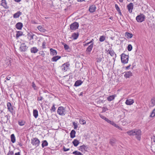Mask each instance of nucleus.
I'll use <instances>...</instances> for the list:
<instances>
[{
    "instance_id": "f257e3e1",
    "label": "nucleus",
    "mask_w": 155,
    "mask_h": 155,
    "mask_svg": "<svg viewBox=\"0 0 155 155\" xmlns=\"http://www.w3.org/2000/svg\"><path fill=\"white\" fill-rule=\"evenodd\" d=\"M127 134L130 136L135 135L136 137L138 140H140L141 138V131L139 129H134L129 130L127 132Z\"/></svg>"
},
{
    "instance_id": "f03ea898",
    "label": "nucleus",
    "mask_w": 155,
    "mask_h": 155,
    "mask_svg": "<svg viewBox=\"0 0 155 155\" xmlns=\"http://www.w3.org/2000/svg\"><path fill=\"white\" fill-rule=\"evenodd\" d=\"M57 113L60 115H64L66 113L65 108L61 106L59 107L57 110Z\"/></svg>"
},
{
    "instance_id": "7ed1b4c3",
    "label": "nucleus",
    "mask_w": 155,
    "mask_h": 155,
    "mask_svg": "<svg viewBox=\"0 0 155 155\" xmlns=\"http://www.w3.org/2000/svg\"><path fill=\"white\" fill-rule=\"evenodd\" d=\"M40 142L39 139L37 138H34L31 140V143L36 147H38L39 145Z\"/></svg>"
},
{
    "instance_id": "20e7f679",
    "label": "nucleus",
    "mask_w": 155,
    "mask_h": 155,
    "mask_svg": "<svg viewBox=\"0 0 155 155\" xmlns=\"http://www.w3.org/2000/svg\"><path fill=\"white\" fill-rule=\"evenodd\" d=\"M128 55H126L124 53L122 54L121 55V62L124 64L127 63L128 61Z\"/></svg>"
},
{
    "instance_id": "39448f33",
    "label": "nucleus",
    "mask_w": 155,
    "mask_h": 155,
    "mask_svg": "<svg viewBox=\"0 0 155 155\" xmlns=\"http://www.w3.org/2000/svg\"><path fill=\"white\" fill-rule=\"evenodd\" d=\"M70 64L69 63L66 62L64 64L61 66V68L62 71L65 72L69 69Z\"/></svg>"
},
{
    "instance_id": "423d86ee",
    "label": "nucleus",
    "mask_w": 155,
    "mask_h": 155,
    "mask_svg": "<svg viewBox=\"0 0 155 155\" xmlns=\"http://www.w3.org/2000/svg\"><path fill=\"white\" fill-rule=\"evenodd\" d=\"M145 18V15L143 14H141L136 17V19L138 22H141L144 21Z\"/></svg>"
},
{
    "instance_id": "0eeeda50",
    "label": "nucleus",
    "mask_w": 155,
    "mask_h": 155,
    "mask_svg": "<svg viewBox=\"0 0 155 155\" xmlns=\"http://www.w3.org/2000/svg\"><path fill=\"white\" fill-rule=\"evenodd\" d=\"M78 23L76 22H74L70 25V29L72 30H75L78 28Z\"/></svg>"
},
{
    "instance_id": "6e6552de",
    "label": "nucleus",
    "mask_w": 155,
    "mask_h": 155,
    "mask_svg": "<svg viewBox=\"0 0 155 155\" xmlns=\"http://www.w3.org/2000/svg\"><path fill=\"white\" fill-rule=\"evenodd\" d=\"M28 48V47L25 44L23 43L21 44L19 49L21 52H25L27 51Z\"/></svg>"
},
{
    "instance_id": "1a4fd4ad",
    "label": "nucleus",
    "mask_w": 155,
    "mask_h": 155,
    "mask_svg": "<svg viewBox=\"0 0 155 155\" xmlns=\"http://www.w3.org/2000/svg\"><path fill=\"white\" fill-rule=\"evenodd\" d=\"M7 107L8 110L12 114L13 112V106H12L10 102H8L7 104Z\"/></svg>"
},
{
    "instance_id": "9d476101",
    "label": "nucleus",
    "mask_w": 155,
    "mask_h": 155,
    "mask_svg": "<svg viewBox=\"0 0 155 155\" xmlns=\"http://www.w3.org/2000/svg\"><path fill=\"white\" fill-rule=\"evenodd\" d=\"M133 4L132 3H130L129 4L127 5V8L130 13H132V10L133 9Z\"/></svg>"
},
{
    "instance_id": "9b49d317",
    "label": "nucleus",
    "mask_w": 155,
    "mask_h": 155,
    "mask_svg": "<svg viewBox=\"0 0 155 155\" xmlns=\"http://www.w3.org/2000/svg\"><path fill=\"white\" fill-rule=\"evenodd\" d=\"M88 148V147L87 146H85L84 145H83L79 147V150L83 152L86 151Z\"/></svg>"
},
{
    "instance_id": "f8f14e48",
    "label": "nucleus",
    "mask_w": 155,
    "mask_h": 155,
    "mask_svg": "<svg viewBox=\"0 0 155 155\" xmlns=\"http://www.w3.org/2000/svg\"><path fill=\"white\" fill-rule=\"evenodd\" d=\"M100 117L102 119L105 120L108 123L110 124H113V121H111L109 120L108 118H107L105 116L101 115H99Z\"/></svg>"
},
{
    "instance_id": "ddd939ff",
    "label": "nucleus",
    "mask_w": 155,
    "mask_h": 155,
    "mask_svg": "<svg viewBox=\"0 0 155 155\" xmlns=\"http://www.w3.org/2000/svg\"><path fill=\"white\" fill-rule=\"evenodd\" d=\"M93 46H92V45H90L87 48L85 52L87 54H89L91 53V52L92 50V48Z\"/></svg>"
},
{
    "instance_id": "4468645a",
    "label": "nucleus",
    "mask_w": 155,
    "mask_h": 155,
    "mask_svg": "<svg viewBox=\"0 0 155 155\" xmlns=\"http://www.w3.org/2000/svg\"><path fill=\"white\" fill-rule=\"evenodd\" d=\"M96 6L94 5H93L89 7V11L90 12L93 13L96 11Z\"/></svg>"
},
{
    "instance_id": "2eb2a0df",
    "label": "nucleus",
    "mask_w": 155,
    "mask_h": 155,
    "mask_svg": "<svg viewBox=\"0 0 155 155\" xmlns=\"http://www.w3.org/2000/svg\"><path fill=\"white\" fill-rule=\"evenodd\" d=\"M1 5L5 8L7 9L9 7L7 5V3L6 0H2L1 1Z\"/></svg>"
},
{
    "instance_id": "dca6fc26",
    "label": "nucleus",
    "mask_w": 155,
    "mask_h": 155,
    "mask_svg": "<svg viewBox=\"0 0 155 155\" xmlns=\"http://www.w3.org/2000/svg\"><path fill=\"white\" fill-rule=\"evenodd\" d=\"M134 100L131 99H127L125 102V104L127 105H131L134 103Z\"/></svg>"
},
{
    "instance_id": "f3484780",
    "label": "nucleus",
    "mask_w": 155,
    "mask_h": 155,
    "mask_svg": "<svg viewBox=\"0 0 155 155\" xmlns=\"http://www.w3.org/2000/svg\"><path fill=\"white\" fill-rule=\"evenodd\" d=\"M15 27L18 29L21 30L23 27V24L20 22H18L16 24Z\"/></svg>"
},
{
    "instance_id": "a211bd4d",
    "label": "nucleus",
    "mask_w": 155,
    "mask_h": 155,
    "mask_svg": "<svg viewBox=\"0 0 155 155\" xmlns=\"http://www.w3.org/2000/svg\"><path fill=\"white\" fill-rule=\"evenodd\" d=\"M124 76L126 78H129L130 77L132 76V74L130 71L125 72Z\"/></svg>"
},
{
    "instance_id": "6ab92c4d",
    "label": "nucleus",
    "mask_w": 155,
    "mask_h": 155,
    "mask_svg": "<svg viewBox=\"0 0 155 155\" xmlns=\"http://www.w3.org/2000/svg\"><path fill=\"white\" fill-rule=\"evenodd\" d=\"M50 52L51 55L52 56L56 55L57 54V51L52 48L50 49Z\"/></svg>"
},
{
    "instance_id": "aec40b11",
    "label": "nucleus",
    "mask_w": 155,
    "mask_h": 155,
    "mask_svg": "<svg viewBox=\"0 0 155 155\" xmlns=\"http://www.w3.org/2000/svg\"><path fill=\"white\" fill-rule=\"evenodd\" d=\"M37 28L39 30V31L42 32H44L46 31V30L45 28L42 26H38L37 27Z\"/></svg>"
},
{
    "instance_id": "412c9836",
    "label": "nucleus",
    "mask_w": 155,
    "mask_h": 155,
    "mask_svg": "<svg viewBox=\"0 0 155 155\" xmlns=\"http://www.w3.org/2000/svg\"><path fill=\"white\" fill-rule=\"evenodd\" d=\"M61 56H54L51 59L52 61H56L57 60L61 58Z\"/></svg>"
},
{
    "instance_id": "4be33fe9",
    "label": "nucleus",
    "mask_w": 155,
    "mask_h": 155,
    "mask_svg": "<svg viewBox=\"0 0 155 155\" xmlns=\"http://www.w3.org/2000/svg\"><path fill=\"white\" fill-rule=\"evenodd\" d=\"M16 39H18L19 37L22 36L23 34V32L21 31H16Z\"/></svg>"
},
{
    "instance_id": "5701e85b",
    "label": "nucleus",
    "mask_w": 155,
    "mask_h": 155,
    "mask_svg": "<svg viewBox=\"0 0 155 155\" xmlns=\"http://www.w3.org/2000/svg\"><path fill=\"white\" fill-rule=\"evenodd\" d=\"M21 12L20 11L14 14L13 16V18H18L21 14Z\"/></svg>"
},
{
    "instance_id": "b1692460",
    "label": "nucleus",
    "mask_w": 155,
    "mask_h": 155,
    "mask_svg": "<svg viewBox=\"0 0 155 155\" xmlns=\"http://www.w3.org/2000/svg\"><path fill=\"white\" fill-rule=\"evenodd\" d=\"M38 51V49L36 47H33L31 49V52L32 53H36Z\"/></svg>"
},
{
    "instance_id": "393cba45",
    "label": "nucleus",
    "mask_w": 155,
    "mask_h": 155,
    "mask_svg": "<svg viewBox=\"0 0 155 155\" xmlns=\"http://www.w3.org/2000/svg\"><path fill=\"white\" fill-rule=\"evenodd\" d=\"M108 51L109 52V54L111 56H114V55L116 56V54L112 48H110L109 49Z\"/></svg>"
},
{
    "instance_id": "a878e982",
    "label": "nucleus",
    "mask_w": 155,
    "mask_h": 155,
    "mask_svg": "<svg viewBox=\"0 0 155 155\" xmlns=\"http://www.w3.org/2000/svg\"><path fill=\"white\" fill-rule=\"evenodd\" d=\"M76 131L74 130H72L70 133V137L71 138H73L75 136Z\"/></svg>"
},
{
    "instance_id": "bb28decb",
    "label": "nucleus",
    "mask_w": 155,
    "mask_h": 155,
    "mask_svg": "<svg viewBox=\"0 0 155 155\" xmlns=\"http://www.w3.org/2000/svg\"><path fill=\"white\" fill-rule=\"evenodd\" d=\"M125 35L127 38H131L133 37V34L132 33L126 32L125 33Z\"/></svg>"
},
{
    "instance_id": "cd10ccee",
    "label": "nucleus",
    "mask_w": 155,
    "mask_h": 155,
    "mask_svg": "<svg viewBox=\"0 0 155 155\" xmlns=\"http://www.w3.org/2000/svg\"><path fill=\"white\" fill-rule=\"evenodd\" d=\"M33 115L34 117L36 118L38 116V112L37 110L35 109L33 110Z\"/></svg>"
},
{
    "instance_id": "c85d7f7f",
    "label": "nucleus",
    "mask_w": 155,
    "mask_h": 155,
    "mask_svg": "<svg viewBox=\"0 0 155 155\" xmlns=\"http://www.w3.org/2000/svg\"><path fill=\"white\" fill-rule=\"evenodd\" d=\"M116 142V140L115 138H112L110 140V143L112 146H114Z\"/></svg>"
},
{
    "instance_id": "c756f323",
    "label": "nucleus",
    "mask_w": 155,
    "mask_h": 155,
    "mask_svg": "<svg viewBox=\"0 0 155 155\" xmlns=\"http://www.w3.org/2000/svg\"><path fill=\"white\" fill-rule=\"evenodd\" d=\"M116 96V95L115 94L111 96H110L107 97V100L108 101H110L114 99Z\"/></svg>"
},
{
    "instance_id": "7c9ffc66",
    "label": "nucleus",
    "mask_w": 155,
    "mask_h": 155,
    "mask_svg": "<svg viewBox=\"0 0 155 155\" xmlns=\"http://www.w3.org/2000/svg\"><path fill=\"white\" fill-rule=\"evenodd\" d=\"M83 82L81 80H78L76 81L74 84V86L76 87H77L81 85Z\"/></svg>"
},
{
    "instance_id": "2f4dec72",
    "label": "nucleus",
    "mask_w": 155,
    "mask_h": 155,
    "mask_svg": "<svg viewBox=\"0 0 155 155\" xmlns=\"http://www.w3.org/2000/svg\"><path fill=\"white\" fill-rule=\"evenodd\" d=\"M79 143V141L76 139H74L72 142V143L75 147H77Z\"/></svg>"
},
{
    "instance_id": "473e14b6",
    "label": "nucleus",
    "mask_w": 155,
    "mask_h": 155,
    "mask_svg": "<svg viewBox=\"0 0 155 155\" xmlns=\"http://www.w3.org/2000/svg\"><path fill=\"white\" fill-rule=\"evenodd\" d=\"M79 36L78 33H74L72 34L71 35L72 37L73 38L74 40H76L77 39Z\"/></svg>"
},
{
    "instance_id": "72a5a7b5",
    "label": "nucleus",
    "mask_w": 155,
    "mask_h": 155,
    "mask_svg": "<svg viewBox=\"0 0 155 155\" xmlns=\"http://www.w3.org/2000/svg\"><path fill=\"white\" fill-rule=\"evenodd\" d=\"M11 141L12 143H14L15 142V137L14 134L11 135Z\"/></svg>"
},
{
    "instance_id": "f704fd0d",
    "label": "nucleus",
    "mask_w": 155,
    "mask_h": 155,
    "mask_svg": "<svg viewBox=\"0 0 155 155\" xmlns=\"http://www.w3.org/2000/svg\"><path fill=\"white\" fill-rule=\"evenodd\" d=\"M48 145V143L47 141L46 140H45L42 141V147L43 148H44L45 147L47 146Z\"/></svg>"
},
{
    "instance_id": "c9c22d12",
    "label": "nucleus",
    "mask_w": 155,
    "mask_h": 155,
    "mask_svg": "<svg viewBox=\"0 0 155 155\" xmlns=\"http://www.w3.org/2000/svg\"><path fill=\"white\" fill-rule=\"evenodd\" d=\"M72 153L75 155H83V154L77 150H75Z\"/></svg>"
},
{
    "instance_id": "e433bc0d",
    "label": "nucleus",
    "mask_w": 155,
    "mask_h": 155,
    "mask_svg": "<svg viewBox=\"0 0 155 155\" xmlns=\"http://www.w3.org/2000/svg\"><path fill=\"white\" fill-rule=\"evenodd\" d=\"M105 39V37L104 36H101L100 37L99 41L100 42L104 41Z\"/></svg>"
},
{
    "instance_id": "4c0bfd02",
    "label": "nucleus",
    "mask_w": 155,
    "mask_h": 155,
    "mask_svg": "<svg viewBox=\"0 0 155 155\" xmlns=\"http://www.w3.org/2000/svg\"><path fill=\"white\" fill-rule=\"evenodd\" d=\"M62 45H64V48L65 50H68L69 48V46L67 45L66 44L62 42Z\"/></svg>"
},
{
    "instance_id": "58836bf2",
    "label": "nucleus",
    "mask_w": 155,
    "mask_h": 155,
    "mask_svg": "<svg viewBox=\"0 0 155 155\" xmlns=\"http://www.w3.org/2000/svg\"><path fill=\"white\" fill-rule=\"evenodd\" d=\"M79 122L80 124H86L85 121L84 120H82L81 119H80L79 120Z\"/></svg>"
},
{
    "instance_id": "ea45409f",
    "label": "nucleus",
    "mask_w": 155,
    "mask_h": 155,
    "mask_svg": "<svg viewBox=\"0 0 155 155\" xmlns=\"http://www.w3.org/2000/svg\"><path fill=\"white\" fill-rule=\"evenodd\" d=\"M155 116V108L153 110L150 117H153Z\"/></svg>"
},
{
    "instance_id": "a19ab883",
    "label": "nucleus",
    "mask_w": 155,
    "mask_h": 155,
    "mask_svg": "<svg viewBox=\"0 0 155 155\" xmlns=\"http://www.w3.org/2000/svg\"><path fill=\"white\" fill-rule=\"evenodd\" d=\"M151 102L153 106L155 105V97H153L151 99Z\"/></svg>"
},
{
    "instance_id": "79ce46f5",
    "label": "nucleus",
    "mask_w": 155,
    "mask_h": 155,
    "mask_svg": "<svg viewBox=\"0 0 155 155\" xmlns=\"http://www.w3.org/2000/svg\"><path fill=\"white\" fill-rule=\"evenodd\" d=\"M132 49V47L131 45L129 44L127 46V50L129 51H130Z\"/></svg>"
},
{
    "instance_id": "37998d69",
    "label": "nucleus",
    "mask_w": 155,
    "mask_h": 155,
    "mask_svg": "<svg viewBox=\"0 0 155 155\" xmlns=\"http://www.w3.org/2000/svg\"><path fill=\"white\" fill-rule=\"evenodd\" d=\"M32 87L34 88V89L35 90H37V88L36 86V85L34 83V82H33L32 83Z\"/></svg>"
},
{
    "instance_id": "c03bdc74",
    "label": "nucleus",
    "mask_w": 155,
    "mask_h": 155,
    "mask_svg": "<svg viewBox=\"0 0 155 155\" xmlns=\"http://www.w3.org/2000/svg\"><path fill=\"white\" fill-rule=\"evenodd\" d=\"M55 110H56V108H55V104H53L52 106V107L51 108V111H53V112H54L55 111Z\"/></svg>"
},
{
    "instance_id": "a18cd8bd",
    "label": "nucleus",
    "mask_w": 155,
    "mask_h": 155,
    "mask_svg": "<svg viewBox=\"0 0 155 155\" xmlns=\"http://www.w3.org/2000/svg\"><path fill=\"white\" fill-rule=\"evenodd\" d=\"M73 124L74 127V129H76L78 127V124H77L75 122H73Z\"/></svg>"
},
{
    "instance_id": "49530a36",
    "label": "nucleus",
    "mask_w": 155,
    "mask_h": 155,
    "mask_svg": "<svg viewBox=\"0 0 155 155\" xmlns=\"http://www.w3.org/2000/svg\"><path fill=\"white\" fill-rule=\"evenodd\" d=\"M104 101L103 100H99L97 101V104L98 105H100L102 103L104 102Z\"/></svg>"
},
{
    "instance_id": "de8ad7c7",
    "label": "nucleus",
    "mask_w": 155,
    "mask_h": 155,
    "mask_svg": "<svg viewBox=\"0 0 155 155\" xmlns=\"http://www.w3.org/2000/svg\"><path fill=\"white\" fill-rule=\"evenodd\" d=\"M102 60V58L101 57H99V58H97V62H100Z\"/></svg>"
},
{
    "instance_id": "09e8293b",
    "label": "nucleus",
    "mask_w": 155,
    "mask_h": 155,
    "mask_svg": "<svg viewBox=\"0 0 155 155\" xmlns=\"http://www.w3.org/2000/svg\"><path fill=\"white\" fill-rule=\"evenodd\" d=\"M46 42L44 41L43 42L42 44V48H46Z\"/></svg>"
},
{
    "instance_id": "8fccbe9b",
    "label": "nucleus",
    "mask_w": 155,
    "mask_h": 155,
    "mask_svg": "<svg viewBox=\"0 0 155 155\" xmlns=\"http://www.w3.org/2000/svg\"><path fill=\"white\" fill-rule=\"evenodd\" d=\"M115 8L117 10V11H120V9L119 8V7L118 5H117L115 4Z\"/></svg>"
},
{
    "instance_id": "3c124183",
    "label": "nucleus",
    "mask_w": 155,
    "mask_h": 155,
    "mask_svg": "<svg viewBox=\"0 0 155 155\" xmlns=\"http://www.w3.org/2000/svg\"><path fill=\"white\" fill-rule=\"evenodd\" d=\"M14 152L13 151L9 150L7 155H13Z\"/></svg>"
},
{
    "instance_id": "603ef678",
    "label": "nucleus",
    "mask_w": 155,
    "mask_h": 155,
    "mask_svg": "<svg viewBox=\"0 0 155 155\" xmlns=\"http://www.w3.org/2000/svg\"><path fill=\"white\" fill-rule=\"evenodd\" d=\"M43 99V97L41 96H40L39 97H38L37 98V101H41Z\"/></svg>"
},
{
    "instance_id": "864d4df0",
    "label": "nucleus",
    "mask_w": 155,
    "mask_h": 155,
    "mask_svg": "<svg viewBox=\"0 0 155 155\" xmlns=\"http://www.w3.org/2000/svg\"><path fill=\"white\" fill-rule=\"evenodd\" d=\"M18 123V124L20 126H22L24 125V123L22 121H19Z\"/></svg>"
},
{
    "instance_id": "5fc2aeb1",
    "label": "nucleus",
    "mask_w": 155,
    "mask_h": 155,
    "mask_svg": "<svg viewBox=\"0 0 155 155\" xmlns=\"http://www.w3.org/2000/svg\"><path fill=\"white\" fill-rule=\"evenodd\" d=\"M102 109H103V110H102V112H104L108 110V109L107 108L105 107H102Z\"/></svg>"
},
{
    "instance_id": "6e6d98bb",
    "label": "nucleus",
    "mask_w": 155,
    "mask_h": 155,
    "mask_svg": "<svg viewBox=\"0 0 155 155\" xmlns=\"http://www.w3.org/2000/svg\"><path fill=\"white\" fill-rule=\"evenodd\" d=\"M69 148H66L65 147H64L63 148V150L64 151H67L69 150Z\"/></svg>"
},
{
    "instance_id": "4d7b16f0",
    "label": "nucleus",
    "mask_w": 155,
    "mask_h": 155,
    "mask_svg": "<svg viewBox=\"0 0 155 155\" xmlns=\"http://www.w3.org/2000/svg\"><path fill=\"white\" fill-rule=\"evenodd\" d=\"M94 39H92L91 41H90V43L91 44V45H92V46H93L94 45Z\"/></svg>"
},
{
    "instance_id": "13d9d810",
    "label": "nucleus",
    "mask_w": 155,
    "mask_h": 155,
    "mask_svg": "<svg viewBox=\"0 0 155 155\" xmlns=\"http://www.w3.org/2000/svg\"><path fill=\"white\" fill-rule=\"evenodd\" d=\"M113 123L114 124H111L116 127L119 128V127L117 124H116L114 121H113Z\"/></svg>"
},
{
    "instance_id": "bf43d9fd",
    "label": "nucleus",
    "mask_w": 155,
    "mask_h": 155,
    "mask_svg": "<svg viewBox=\"0 0 155 155\" xmlns=\"http://www.w3.org/2000/svg\"><path fill=\"white\" fill-rule=\"evenodd\" d=\"M152 140L155 143V135L153 136L152 138Z\"/></svg>"
},
{
    "instance_id": "052dcab7",
    "label": "nucleus",
    "mask_w": 155,
    "mask_h": 155,
    "mask_svg": "<svg viewBox=\"0 0 155 155\" xmlns=\"http://www.w3.org/2000/svg\"><path fill=\"white\" fill-rule=\"evenodd\" d=\"M39 54H40L41 55H44L45 54L44 53V52L43 51H41L39 52Z\"/></svg>"
},
{
    "instance_id": "680f3d73",
    "label": "nucleus",
    "mask_w": 155,
    "mask_h": 155,
    "mask_svg": "<svg viewBox=\"0 0 155 155\" xmlns=\"http://www.w3.org/2000/svg\"><path fill=\"white\" fill-rule=\"evenodd\" d=\"M89 44H91L90 43V42H87V43H86V44H84V46H86L87 45H88Z\"/></svg>"
},
{
    "instance_id": "e2e57ef3",
    "label": "nucleus",
    "mask_w": 155,
    "mask_h": 155,
    "mask_svg": "<svg viewBox=\"0 0 155 155\" xmlns=\"http://www.w3.org/2000/svg\"><path fill=\"white\" fill-rule=\"evenodd\" d=\"M18 145H19L20 147H22L23 146V144L20 142H18Z\"/></svg>"
},
{
    "instance_id": "0e129e2a",
    "label": "nucleus",
    "mask_w": 155,
    "mask_h": 155,
    "mask_svg": "<svg viewBox=\"0 0 155 155\" xmlns=\"http://www.w3.org/2000/svg\"><path fill=\"white\" fill-rule=\"evenodd\" d=\"M131 66V65L130 64L128 66H127L126 67V69H129L130 67V66Z\"/></svg>"
},
{
    "instance_id": "69168bd1",
    "label": "nucleus",
    "mask_w": 155,
    "mask_h": 155,
    "mask_svg": "<svg viewBox=\"0 0 155 155\" xmlns=\"http://www.w3.org/2000/svg\"><path fill=\"white\" fill-rule=\"evenodd\" d=\"M10 78H11V77H6L5 79L7 80H10Z\"/></svg>"
},
{
    "instance_id": "338daca9",
    "label": "nucleus",
    "mask_w": 155,
    "mask_h": 155,
    "mask_svg": "<svg viewBox=\"0 0 155 155\" xmlns=\"http://www.w3.org/2000/svg\"><path fill=\"white\" fill-rule=\"evenodd\" d=\"M5 117L6 118V121H7L8 120V115H5Z\"/></svg>"
},
{
    "instance_id": "774afa93",
    "label": "nucleus",
    "mask_w": 155,
    "mask_h": 155,
    "mask_svg": "<svg viewBox=\"0 0 155 155\" xmlns=\"http://www.w3.org/2000/svg\"><path fill=\"white\" fill-rule=\"evenodd\" d=\"M15 155H20V152H18L15 153Z\"/></svg>"
}]
</instances>
